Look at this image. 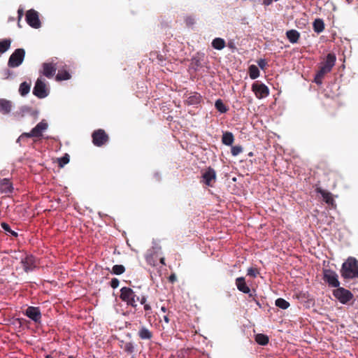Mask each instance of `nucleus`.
I'll return each mask as SVG.
<instances>
[{
	"label": "nucleus",
	"mask_w": 358,
	"mask_h": 358,
	"mask_svg": "<svg viewBox=\"0 0 358 358\" xmlns=\"http://www.w3.org/2000/svg\"><path fill=\"white\" fill-rule=\"evenodd\" d=\"M341 276L345 279L358 278V261L355 257H349L342 265Z\"/></svg>",
	"instance_id": "obj_1"
},
{
	"label": "nucleus",
	"mask_w": 358,
	"mask_h": 358,
	"mask_svg": "<svg viewBox=\"0 0 358 358\" xmlns=\"http://www.w3.org/2000/svg\"><path fill=\"white\" fill-rule=\"evenodd\" d=\"M136 296L135 292L130 287H124L120 289V298L122 301L126 302L128 306L134 308L136 307Z\"/></svg>",
	"instance_id": "obj_2"
},
{
	"label": "nucleus",
	"mask_w": 358,
	"mask_h": 358,
	"mask_svg": "<svg viewBox=\"0 0 358 358\" xmlns=\"http://www.w3.org/2000/svg\"><path fill=\"white\" fill-rule=\"evenodd\" d=\"M25 56V50L22 48L16 49L10 56L8 66L10 68L19 66L23 62Z\"/></svg>",
	"instance_id": "obj_3"
},
{
	"label": "nucleus",
	"mask_w": 358,
	"mask_h": 358,
	"mask_svg": "<svg viewBox=\"0 0 358 358\" xmlns=\"http://www.w3.org/2000/svg\"><path fill=\"white\" fill-rule=\"evenodd\" d=\"M201 182L208 187H213L217 180L216 172L209 166L201 171Z\"/></svg>",
	"instance_id": "obj_4"
},
{
	"label": "nucleus",
	"mask_w": 358,
	"mask_h": 358,
	"mask_svg": "<svg viewBox=\"0 0 358 358\" xmlns=\"http://www.w3.org/2000/svg\"><path fill=\"white\" fill-rule=\"evenodd\" d=\"M48 128V124L45 122V120H42L39 123L36 124L35 127H34L31 131L29 133H23L20 137L19 139H21L24 137L32 138V137H41L42 136L43 131L46 130Z\"/></svg>",
	"instance_id": "obj_5"
},
{
	"label": "nucleus",
	"mask_w": 358,
	"mask_h": 358,
	"mask_svg": "<svg viewBox=\"0 0 358 358\" xmlns=\"http://www.w3.org/2000/svg\"><path fill=\"white\" fill-rule=\"evenodd\" d=\"M333 295L343 304H346L353 298L351 292L340 287L333 291Z\"/></svg>",
	"instance_id": "obj_6"
},
{
	"label": "nucleus",
	"mask_w": 358,
	"mask_h": 358,
	"mask_svg": "<svg viewBox=\"0 0 358 358\" xmlns=\"http://www.w3.org/2000/svg\"><path fill=\"white\" fill-rule=\"evenodd\" d=\"M92 138L93 144L97 147L103 145L109 139L108 135L101 129L95 130L92 134Z\"/></svg>",
	"instance_id": "obj_7"
},
{
	"label": "nucleus",
	"mask_w": 358,
	"mask_h": 358,
	"mask_svg": "<svg viewBox=\"0 0 358 358\" xmlns=\"http://www.w3.org/2000/svg\"><path fill=\"white\" fill-rule=\"evenodd\" d=\"M323 279L331 287H338L340 282L337 273L331 269L323 270Z\"/></svg>",
	"instance_id": "obj_8"
},
{
	"label": "nucleus",
	"mask_w": 358,
	"mask_h": 358,
	"mask_svg": "<svg viewBox=\"0 0 358 358\" xmlns=\"http://www.w3.org/2000/svg\"><path fill=\"white\" fill-rule=\"evenodd\" d=\"M26 273L33 271L38 264L36 258L32 255H27L20 262Z\"/></svg>",
	"instance_id": "obj_9"
},
{
	"label": "nucleus",
	"mask_w": 358,
	"mask_h": 358,
	"mask_svg": "<svg viewBox=\"0 0 358 358\" xmlns=\"http://www.w3.org/2000/svg\"><path fill=\"white\" fill-rule=\"evenodd\" d=\"M26 21L30 27L34 29H38L41 26V22L39 20L38 13L34 9H30L27 11Z\"/></svg>",
	"instance_id": "obj_10"
},
{
	"label": "nucleus",
	"mask_w": 358,
	"mask_h": 358,
	"mask_svg": "<svg viewBox=\"0 0 358 358\" xmlns=\"http://www.w3.org/2000/svg\"><path fill=\"white\" fill-rule=\"evenodd\" d=\"M336 61V57L334 53L327 54L325 59L320 63V69L326 73H329L334 66Z\"/></svg>",
	"instance_id": "obj_11"
},
{
	"label": "nucleus",
	"mask_w": 358,
	"mask_h": 358,
	"mask_svg": "<svg viewBox=\"0 0 358 358\" xmlns=\"http://www.w3.org/2000/svg\"><path fill=\"white\" fill-rule=\"evenodd\" d=\"M252 90L258 99L266 97L269 94L268 87L264 83L255 82L252 85Z\"/></svg>",
	"instance_id": "obj_12"
},
{
	"label": "nucleus",
	"mask_w": 358,
	"mask_h": 358,
	"mask_svg": "<svg viewBox=\"0 0 358 358\" xmlns=\"http://www.w3.org/2000/svg\"><path fill=\"white\" fill-rule=\"evenodd\" d=\"M33 94L39 99H43L48 94L46 85L41 78H38L33 90Z\"/></svg>",
	"instance_id": "obj_13"
},
{
	"label": "nucleus",
	"mask_w": 358,
	"mask_h": 358,
	"mask_svg": "<svg viewBox=\"0 0 358 358\" xmlns=\"http://www.w3.org/2000/svg\"><path fill=\"white\" fill-rule=\"evenodd\" d=\"M24 314L36 323H40L41 321V313L38 307L29 306Z\"/></svg>",
	"instance_id": "obj_14"
},
{
	"label": "nucleus",
	"mask_w": 358,
	"mask_h": 358,
	"mask_svg": "<svg viewBox=\"0 0 358 358\" xmlns=\"http://www.w3.org/2000/svg\"><path fill=\"white\" fill-rule=\"evenodd\" d=\"M14 191L13 183L8 178H0V194L8 196Z\"/></svg>",
	"instance_id": "obj_15"
},
{
	"label": "nucleus",
	"mask_w": 358,
	"mask_h": 358,
	"mask_svg": "<svg viewBox=\"0 0 358 358\" xmlns=\"http://www.w3.org/2000/svg\"><path fill=\"white\" fill-rule=\"evenodd\" d=\"M57 71V66L53 62L43 63V76L48 78H52Z\"/></svg>",
	"instance_id": "obj_16"
},
{
	"label": "nucleus",
	"mask_w": 358,
	"mask_h": 358,
	"mask_svg": "<svg viewBox=\"0 0 358 358\" xmlns=\"http://www.w3.org/2000/svg\"><path fill=\"white\" fill-rule=\"evenodd\" d=\"M138 336L141 340H151L153 333L145 326H141L138 331Z\"/></svg>",
	"instance_id": "obj_17"
},
{
	"label": "nucleus",
	"mask_w": 358,
	"mask_h": 358,
	"mask_svg": "<svg viewBox=\"0 0 358 358\" xmlns=\"http://www.w3.org/2000/svg\"><path fill=\"white\" fill-rule=\"evenodd\" d=\"M316 192L320 194L323 198V201L328 205H333L334 200L332 194L329 192L322 189L321 187H317Z\"/></svg>",
	"instance_id": "obj_18"
},
{
	"label": "nucleus",
	"mask_w": 358,
	"mask_h": 358,
	"mask_svg": "<svg viewBox=\"0 0 358 358\" xmlns=\"http://www.w3.org/2000/svg\"><path fill=\"white\" fill-rule=\"evenodd\" d=\"M236 285L237 289L245 294H249L250 289L245 282V278L239 277L236 279Z\"/></svg>",
	"instance_id": "obj_19"
},
{
	"label": "nucleus",
	"mask_w": 358,
	"mask_h": 358,
	"mask_svg": "<svg viewBox=\"0 0 358 358\" xmlns=\"http://www.w3.org/2000/svg\"><path fill=\"white\" fill-rule=\"evenodd\" d=\"M11 101L5 99H0V112L4 115L8 114L11 111Z\"/></svg>",
	"instance_id": "obj_20"
},
{
	"label": "nucleus",
	"mask_w": 358,
	"mask_h": 358,
	"mask_svg": "<svg viewBox=\"0 0 358 358\" xmlns=\"http://www.w3.org/2000/svg\"><path fill=\"white\" fill-rule=\"evenodd\" d=\"M202 99V96L200 94L197 92L192 93L187 99L185 100V103L187 105H196L199 104Z\"/></svg>",
	"instance_id": "obj_21"
},
{
	"label": "nucleus",
	"mask_w": 358,
	"mask_h": 358,
	"mask_svg": "<svg viewBox=\"0 0 358 358\" xmlns=\"http://www.w3.org/2000/svg\"><path fill=\"white\" fill-rule=\"evenodd\" d=\"M286 36L288 40L292 43H296L298 42L300 38V34L295 29H291L286 32Z\"/></svg>",
	"instance_id": "obj_22"
},
{
	"label": "nucleus",
	"mask_w": 358,
	"mask_h": 358,
	"mask_svg": "<svg viewBox=\"0 0 358 358\" xmlns=\"http://www.w3.org/2000/svg\"><path fill=\"white\" fill-rule=\"evenodd\" d=\"M313 27L315 32L320 34L324 29V23L323 20L317 18L313 23Z\"/></svg>",
	"instance_id": "obj_23"
},
{
	"label": "nucleus",
	"mask_w": 358,
	"mask_h": 358,
	"mask_svg": "<svg viewBox=\"0 0 358 358\" xmlns=\"http://www.w3.org/2000/svg\"><path fill=\"white\" fill-rule=\"evenodd\" d=\"M234 137L231 132H225L222 135V142L226 145H231L234 143Z\"/></svg>",
	"instance_id": "obj_24"
},
{
	"label": "nucleus",
	"mask_w": 358,
	"mask_h": 358,
	"mask_svg": "<svg viewBox=\"0 0 358 358\" xmlns=\"http://www.w3.org/2000/svg\"><path fill=\"white\" fill-rule=\"evenodd\" d=\"M225 41L222 38H215L212 41V46L213 48L221 50L225 47Z\"/></svg>",
	"instance_id": "obj_25"
},
{
	"label": "nucleus",
	"mask_w": 358,
	"mask_h": 358,
	"mask_svg": "<svg viewBox=\"0 0 358 358\" xmlns=\"http://www.w3.org/2000/svg\"><path fill=\"white\" fill-rule=\"evenodd\" d=\"M11 40L5 38L0 41V55L6 52L10 47Z\"/></svg>",
	"instance_id": "obj_26"
},
{
	"label": "nucleus",
	"mask_w": 358,
	"mask_h": 358,
	"mask_svg": "<svg viewBox=\"0 0 358 358\" xmlns=\"http://www.w3.org/2000/svg\"><path fill=\"white\" fill-rule=\"evenodd\" d=\"M255 341L261 345H266L269 341L268 337L263 334H258L255 336Z\"/></svg>",
	"instance_id": "obj_27"
},
{
	"label": "nucleus",
	"mask_w": 358,
	"mask_h": 358,
	"mask_svg": "<svg viewBox=\"0 0 358 358\" xmlns=\"http://www.w3.org/2000/svg\"><path fill=\"white\" fill-rule=\"evenodd\" d=\"M30 88H31V83H28L27 82H23L20 85L19 92L22 96H24L29 92Z\"/></svg>",
	"instance_id": "obj_28"
},
{
	"label": "nucleus",
	"mask_w": 358,
	"mask_h": 358,
	"mask_svg": "<svg viewBox=\"0 0 358 358\" xmlns=\"http://www.w3.org/2000/svg\"><path fill=\"white\" fill-rule=\"evenodd\" d=\"M71 76L70 73L67 71H66V70L59 71L58 73L56 76V80H57V81L67 80H69L71 78Z\"/></svg>",
	"instance_id": "obj_29"
},
{
	"label": "nucleus",
	"mask_w": 358,
	"mask_h": 358,
	"mask_svg": "<svg viewBox=\"0 0 358 358\" xmlns=\"http://www.w3.org/2000/svg\"><path fill=\"white\" fill-rule=\"evenodd\" d=\"M249 75L251 79H256L259 76V70L254 64L249 66Z\"/></svg>",
	"instance_id": "obj_30"
},
{
	"label": "nucleus",
	"mask_w": 358,
	"mask_h": 358,
	"mask_svg": "<svg viewBox=\"0 0 358 358\" xmlns=\"http://www.w3.org/2000/svg\"><path fill=\"white\" fill-rule=\"evenodd\" d=\"M275 306L285 310L289 308V303L282 298H278L275 300Z\"/></svg>",
	"instance_id": "obj_31"
},
{
	"label": "nucleus",
	"mask_w": 358,
	"mask_h": 358,
	"mask_svg": "<svg viewBox=\"0 0 358 358\" xmlns=\"http://www.w3.org/2000/svg\"><path fill=\"white\" fill-rule=\"evenodd\" d=\"M215 108L220 113H224L228 110L227 106L221 99H217L215 103Z\"/></svg>",
	"instance_id": "obj_32"
},
{
	"label": "nucleus",
	"mask_w": 358,
	"mask_h": 358,
	"mask_svg": "<svg viewBox=\"0 0 358 358\" xmlns=\"http://www.w3.org/2000/svg\"><path fill=\"white\" fill-rule=\"evenodd\" d=\"M326 74H327L326 73H324V71H322V70H320L319 69L318 71L317 72V73L315 76L314 82L317 85H321L322 83L323 78L324 77V76Z\"/></svg>",
	"instance_id": "obj_33"
},
{
	"label": "nucleus",
	"mask_w": 358,
	"mask_h": 358,
	"mask_svg": "<svg viewBox=\"0 0 358 358\" xmlns=\"http://www.w3.org/2000/svg\"><path fill=\"white\" fill-rule=\"evenodd\" d=\"M125 271V267L121 264L114 265L112 268V273L115 275H121Z\"/></svg>",
	"instance_id": "obj_34"
},
{
	"label": "nucleus",
	"mask_w": 358,
	"mask_h": 358,
	"mask_svg": "<svg viewBox=\"0 0 358 358\" xmlns=\"http://www.w3.org/2000/svg\"><path fill=\"white\" fill-rule=\"evenodd\" d=\"M1 226L3 230H5L6 232L9 233L11 236L14 237H17L18 234L15 231L12 230L10 225L6 222H2L1 224Z\"/></svg>",
	"instance_id": "obj_35"
},
{
	"label": "nucleus",
	"mask_w": 358,
	"mask_h": 358,
	"mask_svg": "<svg viewBox=\"0 0 358 358\" xmlns=\"http://www.w3.org/2000/svg\"><path fill=\"white\" fill-rule=\"evenodd\" d=\"M155 256V254H149L145 257L146 262L152 266H155L157 265V259Z\"/></svg>",
	"instance_id": "obj_36"
},
{
	"label": "nucleus",
	"mask_w": 358,
	"mask_h": 358,
	"mask_svg": "<svg viewBox=\"0 0 358 358\" xmlns=\"http://www.w3.org/2000/svg\"><path fill=\"white\" fill-rule=\"evenodd\" d=\"M69 162V155L65 154L63 157L58 159V164L60 167H63L64 165Z\"/></svg>",
	"instance_id": "obj_37"
},
{
	"label": "nucleus",
	"mask_w": 358,
	"mask_h": 358,
	"mask_svg": "<svg viewBox=\"0 0 358 358\" xmlns=\"http://www.w3.org/2000/svg\"><path fill=\"white\" fill-rule=\"evenodd\" d=\"M243 152V148L241 145H236L231 148V155L233 156H237Z\"/></svg>",
	"instance_id": "obj_38"
},
{
	"label": "nucleus",
	"mask_w": 358,
	"mask_h": 358,
	"mask_svg": "<svg viewBox=\"0 0 358 358\" xmlns=\"http://www.w3.org/2000/svg\"><path fill=\"white\" fill-rule=\"evenodd\" d=\"M124 350L129 354L134 352V347L133 343L131 342L126 343L124 345Z\"/></svg>",
	"instance_id": "obj_39"
},
{
	"label": "nucleus",
	"mask_w": 358,
	"mask_h": 358,
	"mask_svg": "<svg viewBox=\"0 0 358 358\" xmlns=\"http://www.w3.org/2000/svg\"><path fill=\"white\" fill-rule=\"evenodd\" d=\"M259 273L258 271L257 268H252V267H250L248 269V272H247V274L249 276H251V277H253V278H255L257 277V274Z\"/></svg>",
	"instance_id": "obj_40"
},
{
	"label": "nucleus",
	"mask_w": 358,
	"mask_h": 358,
	"mask_svg": "<svg viewBox=\"0 0 358 358\" xmlns=\"http://www.w3.org/2000/svg\"><path fill=\"white\" fill-rule=\"evenodd\" d=\"M185 21L187 26H192L194 24V18L192 16L186 17Z\"/></svg>",
	"instance_id": "obj_41"
},
{
	"label": "nucleus",
	"mask_w": 358,
	"mask_h": 358,
	"mask_svg": "<svg viewBox=\"0 0 358 358\" xmlns=\"http://www.w3.org/2000/svg\"><path fill=\"white\" fill-rule=\"evenodd\" d=\"M258 66L262 69H264L266 66H267V62L266 59H261L257 61Z\"/></svg>",
	"instance_id": "obj_42"
},
{
	"label": "nucleus",
	"mask_w": 358,
	"mask_h": 358,
	"mask_svg": "<svg viewBox=\"0 0 358 358\" xmlns=\"http://www.w3.org/2000/svg\"><path fill=\"white\" fill-rule=\"evenodd\" d=\"M110 284L113 289H115L119 286L120 281L117 278H114L111 280Z\"/></svg>",
	"instance_id": "obj_43"
},
{
	"label": "nucleus",
	"mask_w": 358,
	"mask_h": 358,
	"mask_svg": "<svg viewBox=\"0 0 358 358\" xmlns=\"http://www.w3.org/2000/svg\"><path fill=\"white\" fill-rule=\"evenodd\" d=\"M17 14H18V26H20V19L22 17L23 15H24V10L22 8H19L18 10H17Z\"/></svg>",
	"instance_id": "obj_44"
},
{
	"label": "nucleus",
	"mask_w": 358,
	"mask_h": 358,
	"mask_svg": "<svg viewBox=\"0 0 358 358\" xmlns=\"http://www.w3.org/2000/svg\"><path fill=\"white\" fill-rule=\"evenodd\" d=\"M136 301H139L140 303L143 305H145L146 304V297L145 296H142L141 298L138 297V296H136Z\"/></svg>",
	"instance_id": "obj_45"
},
{
	"label": "nucleus",
	"mask_w": 358,
	"mask_h": 358,
	"mask_svg": "<svg viewBox=\"0 0 358 358\" xmlns=\"http://www.w3.org/2000/svg\"><path fill=\"white\" fill-rule=\"evenodd\" d=\"M177 280V276L175 273H172L169 277V281L171 283L175 282Z\"/></svg>",
	"instance_id": "obj_46"
},
{
	"label": "nucleus",
	"mask_w": 358,
	"mask_h": 358,
	"mask_svg": "<svg viewBox=\"0 0 358 358\" xmlns=\"http://www.w3.org/2000/svg\"><path fill=\"white\" fill-rule=\"evenodd\" d=\"M3 74L5 78H8L12 74V73L9 69H6L3 71Z\"/></svg>",
	"instance_id": "obj_47"
},
{
	"label": "nucleus",
	"mask_w": 358,
	"mask_h": 358,
	"mask_svg": "<svg viewBox=\"0 0 358 358\" xmlns=\"http://www.w3.org/2000/svg\"><path fill=\"white\" fill-rule=\"evenodd\" d=\"M273 3V0H262V4L264 6H268Z\"/></svg>",
	"instance_id": "obj_48"
},
{
	"label": "nucleus",
	"mask_w": 358,
	"mask_h": 358,
	"mask_svg": "<svg viewBox=\"0 0 358 358\" xmlns=\"http://www.w3.org/2000/svg\"><path fill=\"white\" fill-rule=\"evenodd\" d=\"M144 310L146 312H148V311L151 310V306L149 304L146 303L144 305Z\"/></svg>",
	"instance_id": "obj_49"
},
{
	"label": "nucleus",
	"mask_w": 358,
	"mask_h": 358,
	"mask_svg": "<svg viewBox=\"0 0 358 358\" xmlns=\"http://www.w3.org/2000/svg\"><path fill=\"white\" fill-rule=\"evenodd\" d=\"M164 320L166 323H169V318L168 317V315H165L164 316Z\"/></svg>",
	"instance_id": "obj_50"
},
{
	"label": "nucleus",
	"mask_w": 358,
	"mask_h": 358,
	"mask_svg": "<svg viewBox=\"0 0 358 358\" xmlns=\"http://www.w3.org/2000/svg\"><path fill=\"white\" fill-rule=\"evenodd\" d=\"M159 261H160V263H161L162 264H163V265H165V264H165V258H164V257H162V258H160Z\"/></svg>",
	"instance_id": "obj_51"
},
{
	"label": "nucleus",
	"mask_w": 358,
	"mask_h": 358,
	"mask_svg": "<svg viewBox=\"0 0 358 358\" xmlns=\"http://www.w3.org/2000/svg\"><path fill=\"white\" fill-rule=\"evenodd\" d=\"M161 310H162V312H164V313H166V308L164 306H162V307L161 308Z\"/></svg>",
	"instance_id": "obj_52"
},
{
	"label": "nucleus",
	"mask_w": 358,
	"mask_h": 358,
	"mask_svg": "<svg viewBox=\"0 0 358 358\" xmlns=\"http://www.w3.org/2000/svg\"><path fill=\"white\" fill-rule=\"evenodd\" d=\"M46 358H52L50 355L46 356Z\"/></svg>",
	"instance_id": "obj_53"
},
{
	"label": "nucleus",
	"mask_w": 358,
	"mask_h": 358,
	"mask_svg": "<svg viewBox=\"0 0 358 358\" xmlns=\"http://www.w3.org/2000/svg\"><path fill=\"white\" fill-rule=\"evenodd\" d=\"M67 358H74L73 356H69Z\"/></svg>",
	"instance_id": "obj_54"
},
{
	"label": "nucleus",
	"mask_w": 358,
	"mask_h": 358,
	"mask_svg": "<svg viewBox=\"0 0 358 358\" xmlns=\"http://www.w3.org/2000/svg\"><path fill=\"white\" fill-rule=\"evenodd\" d=\"M348 1L349 3H350V2H351V0H348Z\"/></svg>",
	"instance_id": "obj_55"
}]
</instances>
